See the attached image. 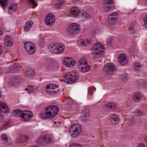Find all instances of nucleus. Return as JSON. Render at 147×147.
<instances>
[{
	"mask_svg": "<svg viewBox=\"0 0 147 147\" xmlns=\"http://www.w3.org/2000/svg\"><path fill=\"white\" fill-rule=\"evenodd\" d=\"M75 147H83L80 144L76 143Z\"/></svg>",
	"mask_w": 147,
	"mask_h": 147,
	"instance_id": "obj_49",
	"label": "nucleus"
},
{
	"mask_svg": "<svg viewBox=\"0 0 147 147\" xmlns=\"http://www.w3.org/2000/svg\"><path fill=\"white\" fill-rule=\"evenodd\" d=\"M65 59V58H64L63 59H64V60L65 59Z\"/></svg>",
	"mask_w": 147,
	"mask_h": 147,
	"instance_id": "obj_58",
	"label": "nucleus"
},
{
	"mask_svg": "<svg viewBox=\"0 0 147 147\" xmlns=\"http://www.w3.org/2000/svg\"><path fill=\"white\" fill-rule=\"evenodd\" d=\"M134 25L133 24H131L129 26V27L128 29V31L130 32L131 34H133L135 33V30L134 28Z\"/></svg>",
	"mask_w": 147,
	"mask_h": 147,
	"instance_id": "obj_33",
	"label": "nucleus"
},
{
	"mask_svg": "<svg viewBox=\"0 0 147 147\" xmlns=\"http://www.w3.org/2000/svg\"><path fill=\"white\" fill-rule=\"evenodd\" d=\"M3 33L0 30V36H1L2 35Z\"/></svg>",
	"mask_w": 147,
	"mask_h": 147,
	"instance_id": "obj_51",
	"label": "nucleus"
},
{
	"mask_svg": "<svg viewBox=\"0 0 147 147\" xmlns=\"http://www.w3.org/2000/svg\"><path fill=\"white\" fill-rule=\"evenodd\" d=\"M113 0H105L104 1V4L105 5H113Z\"/></svg>",
	"mask_w": 147,
	"mask_h": 147,
	"instance_id": "obj_36",
	"label": "nucleus"
},
{
	"mask_svg": "<svg viewBox=\"0 0 147 147\" xmlns=\"http://www.w3.org/2000/svg\"><path fill=\"white\" fill-rule=\"evenodd\" d=\"M54 138L52 136L47 134L38 139L36 142L41 145L45 146L47 144L54 142Z\"/></svg>",
	"mask_w": 147,
	"mask_h": 147,
	"instance_id": "obj_4",
	"label": "nucleus"
},
{
	"mask_svg": "<svg viewBox=\"0 0 147 147\" xmlns=\"http://www.w3.org/2000/svg\"><path fill=\"white\" fill-rule=\"evenodd\" d=\"M138 147H145V146L143 144H141L138 145Z\"/></svg>",
	"mask_w": 147,
	"mask_h": 147,
	"instance_id": "obj_50",
	"label": "nucleus"
},
{
	"mask_svg": "<svg viewBox=\"0 0 147 147\" xmlns=\"http://www.w3.org/2000/svg\"><path fill=\"white\" fill-rule=\"evenodd\" d=\"M134 113L135 114H137L138 116H140L142 115L143 113L140 110H136L135 111Z\"/></svg>",
	"mask_w": 147,
	"mask_h": 147,
	"instance_id": "obj_42",
	"label": "nucleus"
},
{
	"mask_svg": "<svg viewBox=\"0 0 147 147\" xmlns=\"http://www.w3.org/2000/svg\"><path fill=\"white\" fill-rule=\"evenodd\" d=\"M110 118L111 121L112 122H118L119 120V117L118 116L115 114H113L111 115Z\"/></svg>",
	"mask_w": 147,
	"mask_h": 147,
	"instance_id": "obj_25",
	"label": "nucleus"
},
{
	"mask_svg": "<svg viewBox=\"0 0 147 147\" xmlns=\"http://www.w3.org/2000/svg\"><path fill=\"white\" fill-rule=\"evenodd\" d=\"M22 79L20 77H13L10 80V82L12 85H15L19 84L22 81Z\"/></svg>",
	"mask_w": 147,
	"mask_h": 147,
	"instance_id": "obj_17",
	"label": "nucleus"
},
{
	"mask_svg": "<svg viewBox=\"0 0 147 147\" xmlns=\"http://www.w3.org/2000/svg\"><path fill=\"white\" fill-rule=\"evenodd\" d=\"M107 45L110 46L111 45V40L110 38H108L107 40Z\"/></svg>",
	"mask_w": 147,
	"mask_h": 147,
	"instance_id": "obj_46",
	"label": "nucleus"
},
{
	"mask_svg": "<svg viewBox=\"0 0 147 147\" xmlns=\"http://www.w3.org/2000/svg\"><path fill=\"white\" fill-rule=\"evenodd\" d=\"M80 26L77 24L73 23L69 25L67 28V32L70 34H76L80 31Z\"/></svg>",
	"mask_w": 147,
	"mask_h": 147,
	"instance_id": "obj_7",
	"label": "nucleus"
},
{
	"mask_svg": "<svg viewBox=\"0 0 147 147\" xmlns=\"http://www.w3.org/2000/svg\"><path fill=\"white\" fill-rule=\"evenodd\" d=\"M7 0H0V4L3 9H5V7L7 5Z\"/></svg>",
	"mask_w": 147,
	"mask_h": 147,
	"instance_id": "obj_35",
	"label": "nucleus"
},
{
	"mask_svg": "<svg viewBox=\"0 0 147 147\" xmlns=\"http://www.w3.org/2000/svg\"><path fill=\"white\" fill-rule=\"evenodd\" d=\"M20 68H21L22 67H21L17 66L16 64L12 65L9 68V70L7 71V73H16L17 72V70L19 69Z\"/></svg>",
	"mask_w": 147,
	"mask_h": 147,
	"instance_id": "obj_20",
	"label": "nucleus"
},
{
	"mask_svg": "<svg viewBox=\"0 0 147 147\" xmlns=\"http://www.w3.org/2000/svg\"><path fill=\"white\" fill-rule=\"evenodd\" d=\"M33 24V22L32 21H29L26 23L24 27V30L25 32L29 31Z\"/></svg>",
	"mask_w": 147,
	"mask_h": 147,
	"instance_id": "obj_22",
	"label": "nucleus"
},
{
	"mask_svg": "<svg viewBox=\"0 0 147 147\" xmlns=\"http://www.w3.org/2000/svg\"><path fill=\"white\" fill-rule=\"evenodd\" d=\"M118 17V14L115 12H114L110 14L108 17L109 23L111 25H113L116 21Z\"/></svg>",
	"mask_w": 147,
	"mask_h": 147,
	"instance_id": "obj_14",
	"label": "nucleus"
},
{
	"mask_svg": "<svg viewBox=\"0 0 147 147\" xmlns=\"http://www.w3.org/2000/svg\"><path fill=\"white\" fill-rule=\"evenodd\" d=\"M105 106L109 108L113 109H115L117 107L115 104L112 102L107 104L105 105Z\"/></svg>",
	"mask_w": 147,
	"mask_h": 147,
	"instance_id": "obj_28",
	"label": "nucleus"
},
{
	"mask_svg": "<svg viewBox=\"0 0 147 147\" xmlns=\"http://www.w3.org/2000/svg\"><path fill=\"white\" fill-rule=\"evenodd\" d=\"M146 3L147 5V0H145Z\"/></svg>",
	"mask_w": 147,
	"mask_h": 147,
	"instance_id": "obj_56",
	"label": "nucleus"
},
{
	"mask_svg": "<svg viewBox=\"0 0 147 147\" xmlns=\"http://www.w3.org/2000/svg\"><path fill=\"white\" fill-rule=\"evenodd\" d=\"M70 13L72 15H76L79 13V11L77 7H74L71 8Z\"/></svg>",
	"mask_w": 147,
	"mask_h": 147,
	"instance_id": "obj_26",
	"label": "nucleus"
},
{
	"mask_svg": "<svg viewBox=\"0 0 147 147\" xmlns=\"http://www.w3.org/2000/svg\"><path fill=\"white\" fill-rule=\"evenodd\" d=\"M93 89L91 90L89 88V89L88 90V92L89 94L91 96V94H92V92H94V91L95 90V88H93Z\"/></svg>",
	"mask_w": 147,
	"mask_h": 147,
	"instance_id": "obj_47",
	"label": "nucleus"
},
{
	"mask_svg": "<svg viewBox=\"0 0 147 147\" xmlns=\"http://www.w3.org/2000/svg\"><path fill=\"white\" fill-rule=\"evenodd\" d=\"M32 45L34 44V43L31 42H25L24 44V47L26 50V51L27 49H30L31 46H32Z\"/></svg>",
	"mask_w": 147,
	"mask_h": 147,
	"instance_id": "obj_31",
	"label": "nucleus"
},
{
	"mask_svg": "<svg viewBox=\"0 0 147 147\" xmlns=\"http://www.w3.org/2000/svg\"><path fill=\"white\" fill-rule=\"evenodd\" d=\"M35 45H32V46L30 48V49H28L26 50L27 53L30 55L33 54L35 52V50L34 49Z\"/></svg>",
	"mask_w": 147,
	"mask_h": 147,
	"instance_id": "obj_27",
	"label": "nucleus"
},
{
	"mask_svg": "<svg viewBox=\"0 0 147 147\" xmlns=\"http://www.w3.org/2000/svg\"><path fill=\"white\" fill-rule=\"evenodd\" d=\"M89 115V110L87 109H85L82 112V121L83 122L88 121Z\"/></svg>",
	"mask_w": 147,
	"mask_h": 147,
	"instance_id": "obj_16",
	"label": "nucleus"
},
{
	"mask_svg": "<svg viewBox=\"0 0 147 147\" xmlns=\"http://www.w3.org/2000/svg\"><path fill=\"white\" fill-rule=\"evenodd\" d=\"M58 87L57 85L51 84L47 85L46 88V91L47 92L51 94H54L59 92L58 90L57 89Z\"/></svg>",
	"mask_w": 147,
	"mask_h": 147,
	"instance_id": "obj_9",
	"label": "nucleus"
},
{
	"mask_svg": "<svg viewBox=\"0 0 147 147\" xmlns=\"http://www.w3.org/2000/svg\"><path fill=\"white\" fill-rule=\"evenodd\" d=\"M4 42L5 45L7 47H10L13 45V42L10 39L6 38L5 39Z\"/></svg>",
	"mask_w": 147,
	"mask_h": 147,
	"instance_id": "obj_29",
	"label": "nucleus"
},
{
	"mask_svg": "<svg viewBox=\"0 0 147 147\" xmlns=\"http://www.w3.org/2000/svg\"><path fill=\"white\" fill-rule=\"evenodd\" d=\"M145 108L147 109V105L146 106Z\"/></svg>",
	"mask_w": 147,
	"mask_h": 147,
	"instance_id": "obj_57",
	"label": "nucleus"
},
{
	"mask_svg": "<svg viewBox=\"0 0 147 147\" xmlns=\"http://www.w3.org/2000/svg\"><path fill=\"white\" fill-rule=\"evenodd\" d=\"M27 1L29 2L30 4L34 5L35 7L37 6L34 0H27Z\"/></svg>",
	"mask_w": 147,
	"mask_h": 147,
	"instance_id": "obj_44",
	"label": "nucleus"
},
{
	"mask_svg": "<svg viewBox=\"0 0 147 147\" xmlns=\"http://www.w3.org/2000/svg\"><path fill=\"white\" fill-rule=\"evenodd\" d=\"M87 64V63L85 59L84 58H82L80 59L78 63V65H86Z\"/></svg>",
	"mask_w": 147,
	"mask_h": 147,
	"instance_id": "obj_34",
	"label": "nucleus"
},
{
	"mask_svg": "<svg viewBox=\"0 0 147 147\" xmlns=\"http://www.w3.org/2000/svg\"><path fill=\"white\" fill-rule=\"evenodd\" d=\"M58 3L56 4L55 7L57 9H59L60 8L61 6L64 3V0H57Z\"/></svg>",
	"mask_w": 147,
	"mask_h": 147,
	"instance_id": "obj_30",
	"label": "nucleus"
},
{
	"mask_svg": "<svg viewBox=\"0 0 147 147\" xmlns=\"http://www.w3.org/2000/svg\"><path fill=\"white\" fill-rule=\"evenodd\" d=\"M1 139L5 142H7L8 141L7 135L6 134H3L1 136Z\"/></svg>",
	"mask_w": 147,
	"mask_h": 147,
	"instance_id": "obj_39",
	"label": "nucleus"
},
{
	"mask_svg": "<svg viewBox=\"0 0 147 147\" xmlns=\"http://www.w3.org/2000/svg\"><path fill=\"white\" fill-rule=\"evenodd\" d=\"M63 64L68 67H71L75 64V61L71 58L69 57L65 58V59L62 61Z\"/></svg>",
	"mask_w": 147,
	"mask_h": 147,
	"instance_id": "obj_12",
	"label": "nucleus"
},
{
	"mask_svg": "<svg viewBox=\"0 0 147 147\" xmlns=\"http://www.w3.org/2000/svg\"><path fill=\"white\" fill-rule=\"evenodd\" d=\"M134 66L135 69L137 70L138 68L141 67V65L139 63L137 62L135 64Z\"/></svg>",
	"mask_w": 147,
	"mask_h": 147,
	"instance_id": "obj_43",
	"label": "nucleus"
},
{
	"mask_svg": "<svg viewBox=\"0 0 147 147\" xmlns=\"http://www.w3.org/2000/svg\"><path fill=\"white\" fill-rule=\"evenodd\" d=\"M2 50H0V55H1L2 53Z\"/></svg>",
	"mask_w": 147,
	"mask_h": 147,
	"instance_id": "obj_53",
	"label": "nucleus"
},
{
	"mask_svg": "<svg viewBox=\"0 0 147 147\" xmlns=\"http://www.w3.org/2000/svg\"><path fill=\"white\" fill-rule=\"evenodd\" d=\"M81 131V126L78 124H75L72 125L69 132L72 137L75 138L78 136Z\"/></svg>",
	"mask_w": 147,
	"mask_h": 147,
	"instance_id": "obj_6",
	"label": "nucleus"
},
{
	"mask_svg": "<svg viewBox=\"0 0 147 147\" xmlns=\"http://www.w3.org/2000/svg\"><path fill=\"white\" fill-rule=\"evenodd\" d=\"M78 68L83 73L89 71L90 69V66L86 64V65H79Z\"/></svg>",
	"mask_w": 147,
	"mask_h": 147,
	"instance_id": "obj_18",
	"label": "nucleus"
},
{
	"mask_svg": "<svg viewBox=\"0 0 147 147\" xmlns=\"http://www.w3.org/2000/svg\"><path fill=\"white\" fill-rule=\"evenodd\" d=\"M133 98L134 100L137 102L140 101L142 98L141 94L138 92L135 93L133 95Z\"/></svg>",
	"mask_w": 147,
	"mask_h": 147,
	"instance_id": "obj_23",
	"label": "nucleus"
},
{
	"mask_svg": "<svg viewBox=\"0 0 147 147\" xmlns=\"http://www.w3.org/2000/svg\"><path fill=\"white\" fill-rule=\"evenodd\" d=\"M17 8L16 4H11L9 6L8 10V12L10 13H12L14 12Z\"/></svg>",
	"mask_w": 147,
	"mask_h": 147,
	"instance_id": "obj_24",
	"label": "nucleus"
},
{
	"mask_svg": "<svg viewBox=\"0 0 147 147\" xmlns=\"http://www.w3.org/2000/svg\"><path fill=\"white\" fill-rule=\"evenodd\" d=\"M12 113L15 116L22 117L24 121L28 120L29 119L32 117L33 115L31 111L27 110L22 111L19 109L14 110Z\"/></svg>",
	"mask_w": 147,
	"mask_h": 147,
	"instance_id": "obj_2",
	"label": "nucleus"
},
{
	"mask_svg": "<svg viewBox=\"0 0 147 147\" xmlns=\"http://www.w3.org/2000/svg\"><path fill=\"white\" fill-rule=\"evenodd\" d=\"M29 137L27 136L21 135L20 137L16 140V143L24 142L29 139Z\"/></svg>",
	"mask_w": 147,
	"mask_h": 147,
	"instance_id": "obj_19",
	"label": "nucleus"
},
{
	"mask_svg": "<svg viewBox=\"0 0 147 147\" xmlns=\"http://www.w3.org/2000/svg\"><path fill=\"white\" fill-rule=\"evenodd\" d=\"M55 17L52 13L49 14L45 19V23L47 25L50 26L53 24L55 22Z\"/></svg>",
	"mask_w": 147,
	"mask_h": 147,
	"instance_id": "obj_13",
	"label": "nucleus"
},
{
	"mask_svg": "<svg viewBox=\"0 0 147 147\" xmlns=\"http://www.w3.org/2000/svg\"><path fill=\"white\" fill-rule=\"evenodd\" d=\"M2 74V70L0 69V74Z\"/></svg>",
	"mask_w": 147,
	"mask_h": 147,
	"instance_id": "obj_52",
	"label": "nucleus"
},
{
	"mask_svg": "<svg viewBox=\"0 0 147 147\" xmlns=\"http://www.w3.org/2000/svg\"><path fill=\"white\" fill-rule=\"evenodd\" d=\"M76 143H73L71 144L69 146V147H75Z\"/></svg>",
	"mask_w": 147,
	"mask_h": 147,
	"instance_id": "obj_48",
	"label": "nucleus"
},
{
	"mask_svg": "<svg viewBox=\"0 0 147 147\" xmlns=\"http://www.w3.org/2000/svg\"><path fill=\"white\" fill-rule=\"evenodd\" d=\"M121 78L123 81H125L128 79V75L126 73H124L122 74L121 75Z\"/></svg>",
	"mask_w": 147,
	"mask_h": 147,
	"instance_id": "obj_32",
	"label": "nucleus"
},
{
	"mask_svg": "<svg viewBox=\"0 0 147 147\" xmlns=\"http://www.w3.org/2000/svg\"><path fill=\"white\" fill-rule=\"evenodd\" d=\"M91 44V43L90 40H87L85 41L84 47H88L90 46Z\"/></svg>",
	"mask_w": 147,
	"mask_h": 147,
	"instance_id": "obj_41",
	"label": "nucleus"
},
{
	"mask_svg": "<svg viewBox=\"0 0 147 147\" xmlns=\"http://www.w3.org/2000/svg\"><path fill=\"white\" fill-rule=\"evenodd\" d=\"M63 77L65 80V82L68 83L75 82L78 79V77L77 75H73L70 72L65 74Z\"/></svg>",
	"mask_w": 147,
	"mask_h": 147,
	"instance_id": "obj_8",
	"label": "nucleus"
},
{
	"mask_svg": "<svg viewBox=\"0 0 147 147\" xmlns=\"http://www.w3.org/2000/svg\"><path fill=\"white\" fill-rule=\"evenodd\" d=\"M105 48L103 46L99 43L94 44L92 49V54L94 57L99 58L103 53Z\"/></svg>",
	"mask_w": 147,
	"mask_h": 147,
	"instance_id": "obj_3",
	"label": "nucleus"
},
{
	"mask_svg": "<svg viewBox=\"0 0 147 147\" xmlns=\"http://www.w3.org/2000/svg\"><path fill=\"white\" fill-rule=\"evenodd\" d=\"M111 9V7H110L107 6L106 5H105V6L103 7V9L104 11H108L109 10H110Z\"/></svg>",
	"mask_w": 147,
	"mask_h": 147,
	"instance_id": "obj_45",
	"label": "nucleus"
},
{
	"mask_svg": "<svg viewBox=\"0 0 147 147\" xmlns=\"http://www.w3.org/2000/svg\"><path fill=\"white\" fill-rule=\"evenodd\" d=\"M65 59V58H64L63 59H64V60L65 59Z\"/></svg>",
	"mask_w": 147,
	"mask_h": 147,
	"instance_id": "obj_59",
	"label": "nucleus"
},
{
	"mask_svg": "<svg viewBox=\"0 0 147 147\" xmlns=\"http://www.w3.org/2000/svg\"><path fill=\"white\" fill-rule=\"evenodd\" d=\"M81 15L83 18L87 19H89L91 17L88 14L84 11L82 12Z\"/></svg>",
	"mask_w": 147,
	"mask_h": 147,
	"instance_id": "obj_38",
	"label": "nucleus"
},
{
	"mask_svg": "<svg viewBox=\"0 0 147 147\" xmlns=\"http://www.w3.org/2000/svg\"><path fill=\"white\" fill-rule=\"evenodd\" d=\"M45 110V113H41L40 114V117L45 119L52 118L55 116L58 112L59 108L56 106L51 105L46 108Z\"/></svg>",
	"mask_w": 147,
	"mask_h": 147,
	"instance_id": "obj_1",
	"label": "nucleus"
},
{
	"mask_svg": "<svg viewBox=\"0 0 147 147\" xmlns=\"http://www.w3.org/2000/svg\"><path fill=\"white\" fill-rule=\"evenodd\" d=\"M0 50H2V47L0 45Z\"/></svg>",
	"mask_w": 147,
	"mask_h": 147,
	"instance_id": "obj_55",
	"label": "nucleus"
},
{
	"mask_svg": "<svg viewBox=\"0 0 147 147\" xmlns=\"http://www.w3.org/2000/svg\"><path fill=\"white\" fill-rule=\"evenodd\" d=\"M78 45L80 46H84L85 45V41L83 40H79L78 41Z\"/></svg>",
	"mask_w": 147,
	"mask_h": 147,
	"instance_id": "obj_40",
	"label": "nucleus"
},
{
	"mask_svg": "<svg viewBox=\"0 0 147 147\" xmlns=\"http://www.w3.org/2000/svg\"><path fill=\"white\" fill-rule=\"evenodd\" d=\"M8 124V123H6L4 125L5 126H6V125H7Z\"/></svg>",
	"mask_w": 147,
	"mask_h": 147,
	"instance_id": "obj_54",
	"label": "nucleus"
},
{
	"mask_svg": "<svg viewBox=\"0 0 147 147\" xmlns=\"http://www.w3.org/2000/svg\"><path fill=\"white\" fill-rule=\"evenodd\" d=\"M126 56L125 54L121 53L118 57V61L122 65H125L127 63V61L126 60Z\"/></svg>",
	"mask_w": 147,
	"mask_h": 147,
	"instance_id": "obj_15",
	"label": "nucleus"
},
{
	"mask_svg": "<svg viewBox=\"0 0 147 147\" xmlns=\"http://www.w3.org/2000/svg\"><path fill=\"white\" fill-rule=\"evenodd\" d=\"M64 45L62 44H51L49 46L50 51L53 53L61 54L63 51Z\"/></svg>",
	"mask_w": 147,
	"mask_h": 147,
	"instance_id": "obj_5",
	"label": "nucleus"
},
{
	"mask_svg": "<svg viewBox=\"0 0 147 147\" xmlns=\"http://www.w3.org/2000/svg\"><path fill=\"white\" fill-rule=\"evenodd\" d=\"M26 90L28 91V93H30L34 92V88L31 85H29L27 88L25 89Z\"/></svg>",
	"mask_w": 147,
	"mask_h": 147,
	"instance_id": "obj_37",
	"label": "nucleus"
},
{
	"mask_svg": "<svg viewBox=\"0 0 147 147\" xmlns=\"http://www.w3.org/2000/svg\"><path fill=\"white\" fill-rule=\"evenodd\" d=\"M26 71L25 75L26 77H31L34 76L35 73L34 70L33 69L28 68L26 69Z\"/></svg>",
	"mask_w": 147,
	"mask_h": 147,
	"instance_id": "obj_21",
	"label": "nucleus"
},
{
	"mask_svg": "<svg viewBox=\"0 0 147 147\" xmlns=\"http://www.w3.org/2000/svg\"><path fill=\"white\" fill-rule=\"evenodd\" d=\"M8 107L5 102H0V122H3L5 120L3 113H7Z\"/></svg>",
	"mask_w": 147,
	"mask_h": 147,
	"instance_id": "obj_10",
	"label": "nucleus"
},
{
	"mask_svg": "<svg viewBox=\"0 0 147 147\" xmlns=\"http://www.w3.org/2000/svg\"><path fill=\"white\" fill-rule=\"evenodd\" d=\"M115 68L113 64L110 63L106 64L103 68V71L106 75L111 74L115 71Z\"/></svg>",
	"mask_w": 147,
	"mask_h": 147,
	"instance_id": "obj_11",
	"label": "nucleus"
}]
</instances>
